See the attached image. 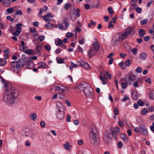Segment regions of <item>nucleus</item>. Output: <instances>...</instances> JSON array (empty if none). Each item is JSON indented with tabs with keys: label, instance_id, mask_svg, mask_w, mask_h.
I'll list each match as a JSON object with an SVG mask.
<instances>
[{
	"label": "nucleus",
	"instance_id": "22",
	"mask_svg": "<svg viewBox=\"0 0 154 154\" xmlns=\"http://www.w3.org/2000/svg\"><path fill=\"white\" fill-rule=\"evenodd\" d=\"M95 42L93 43V45L94 48L96 50H98L99 49L100 46L97 41L96 38L94 39Z\"/></svg>",
	"mask_w": 154,
	"mask_h": 154
},
{
	"label": "nucleus",
	"instance_id": "55",
	"mask_svg": "<svg viewBox=\"0 0 154 154\" xmlns=\"http://www.w3.org/2000/svg\"><path fill=\"white\" fill-rule=\"evenodd\" d=\"M108 10L110 14H112L113 13L111 7H108Z\"/></svg>",
	"mask_w": 154,
	"mask_h": 154
},
{
	"label": "nucleus",
	"instance_id": "27",
	"mask_svg": "<svg viewBox=\"0 0 154 154\" xmlns=\"http://www.w3.org/2000/svg\"><path fill=\"white\" fill-rule=\"evenodd\" d=\"M30 118L32 120L35 121L37 119V114L35 113H33L30 114Z\"/></svg>",
	"mask_w": 154,
	"mask_h": 154
},
{
	"label": "nucleus",
	"instance_id": "40",
	"mask_svg": "<svg viewBox=\"0 0 154 154\" xmlns=\"http://www.w3.org/2000/svg\"><path fill=\"white\" fill-rule=\"evenodd\" d=\"M28 48V47H25L24 46H20V50L22 51H25L27 50V49Z\"/></svg>",
	"mask_w": 154,
	"mask_h": 154
},
{
	"label": "nucleus",
	"instance_id": "24",
	"mask_svg": "<svg viewBox=\"0 0 154 154\" xmlns=\"http://www.w3.org/2000/svg\"><path fill=\"white\" fill-rule=\"evenodd\" d=\"M138 33L139 35L141 38H143L146 34L145 30L141 29H139Z\"/></svg>",
	"mask_w": 154,
	"mask_h": 154
},
{
	"label": "nucleus",
	"instance_id": "14",
	"mask_svg": "<svg viewBox=\"0 0 154 154\" xmlns=\"http://www.w3.org/2000/svg\"><path fill=\"white\" fill-rule=\"evenodd\" d=\"M69 18L67 17L64 18V19L62 21V24L65 25V27L66 28H67L69 26Z\"/></svg>",
	"mask_w": 154,
	"mask_h": 154
},
{
	"label": "nucleus",
	"instance_id": "16",
	"mask_svg": "<svg viewBox=\"0 0 154 154\" xmlns=\"http://www.w3.org/2000/svg\"><path fill=\"white\" fill-rule=\"evenodd\" d=\"M121 38V37H119V38H113L112 40V45L115 46L118 45L119 41L120 39Z\"/></svg>",
	"mask_w": 154,
	"mask_h": 154
},
{
	"label": "nucleus",
	"instance_id": "20",
	"mask_svg": "<svg viewBox=\"0 0 154 154\" xmlns=\"http://www.w3.org/2000/svg\"><path fill=\"white\" fill-rule=\"evenodd\" d=\"M120 136L121 138L122 139L124 142L126 143L128 142V138L125 134L124 133L121 134Z\"/></svg>",
	"mask_w": 154,
	"mask_h": 154
},
{
	"label": "nucleus",
	"instance_id": "42",
	"mask_svg": "<svg viewBox=\"0 0 154 154\" xmlns=\"http://www.w3.org/2000/svg\"><path fill=\"white\" fill-rule=\"evenodd\" d=\"M43 19L47 23H49L51 20V19L49 18H48L46 16H43Z\"/></svg>",
	"mask_w": 154,
	"mask_h": 154
},
{
	"label": "nucleus",
	"instance_id": "60",
	"mask_svg": "<svg viewBox=\"0 0 154 154\" xmlns=\"http://www.w3.org/2000/svg\"><path fill=\"white\" fill-rule=\"evenodd\" d=\"M71 63L72 66L74 68H76L78 66V64L74 63L72 61L71 62Z\"/></svg>",
	"mask_w": 154,
	"mask_h": 154
},
{
	"label": "nucleus",
	"instance_id": "64",
	"mask_svg": "<svg viewBox=\"0 0 154 154\" xmlns=\"http://www.w3.org/2000/svg\"><path fill=\"white\" fill-rule=\"evenodd\" d=\"M148 111L150 112H152L154 111V106H152L151 107L149 108Z\"/></svg>",
	"mask_w": 154,
	"mask_h": 154
},
{
	"label": "nucleus",
	"instance_id": "45",
	"mask_svg": "<svg viewBox=\"0 0 154 154\" xmlns=\"http://www.w3.org/2000/svg\"><path fill=\"white\" fill-rule=\"evenodd\" d=\"M70 6V5L68 3H67L64 5V8L65 10H67Z\"/></svg>",
	"mask_w": 154,
	"mask_h": 154
},
{
	"label": "nucleus",
	"instance_id": "15",
	"mask_svg": "<svg viewBox=\"0 0 154 154\" xmlns=\"http://www.w3.org/2000/svg\"><path fill=\"white\" fill-rule=\"evenodd\" d=\"M11 65L12 67H15L17 70L19 71L21 69V67L18 65V63L16 61H14L11 63Z\"/></svg>",
	"mask_w": 154,
	"mask_h": 154
},
{
	"label": "nucleus",
	"instance_id": "26",
	"mask_svg": "<svg viewBox=\"0 0 154 154\" xmlns=\"http://www.w3.org/2000/svg\"><path fill=\"white\" fill-rule=\"evenodd\" d=\"M110 134V132L108 131H106L104 133V136L103 137L104 140L106 141H108L109 138V135Z\"/></svg>",
	"mask_w": 154,
	"mask_h": 154
},
{
	"label": "nucleus",
	"instance_id": "39",
	"mask_svg": "<svg viewBox=\"0 0 154 154\" xmlns=\"http://www.w3.org/2000/svg\"><path fill=\"white\" fill-rule=\"evenodd\" d=\"M138 49L136 48H134L131 49V51L134 55H136Z\"/></svg>",
	"mask_w": 154,
	"mask_h": 154
},
{
	"label": "nucleus",
	"instance_id": "6",
	"mask_svg": "<svg viewBox=\"0 0 154 154\" xmlns=\"http://www.w3.org/2000/svg\"><path fill=\"white\" fill-rule=\"evenodd\" d=\"M128 79L127 84L130 85H132L134 81L137 80V78L134 75H129L128 77Z\"/></svg>",
	"mask_w": 154,
	"mask_h": 154
},
{
	"label": "nucleus",
	"instance_id": "13",
	"mask_svg": "<svg viewBox=\"0 0 154 154\" xmlns=\"http://www.w3.org/2000/svg\"><path fill=\"white\" fill-rule=\"evenodd\" d=\"M31 61L32 60L31 58L29 57L27 60V64H26V66L25 67V68L30 69L33 67L34 63L32 62H31Z\"/></svg>",
	"mask_w": 154,
	"mask_h": 154
},
{
	"label": "nucleus",
	"instance_id": "57",
	"mask_svg": "<svg viewBox=\"0 0 154 154\" xmlns=\"http://www.w3.org/2000/svg\"><path fill=\"white\" fill-rule=\"evenodd\" d=\"M73 35V34L71 32H68L66 34V36L69 38L71 37Z\"/></svg>",
	"mask_w": 154,
	"mask_h": 154
},
{
	"label": "nucleus",
	"instance_id": "63",
	"mask_svg": "<svg viewBox=\"0 0 154 154\" xmlns=\"http://www.w3.org/2000/svg\"><path fill=\"white\" fill-rule=\"evenodd\" d=\"M20 32L17 30L16 31L14 32V35L16 36H17L20 35Z\"/></svg>",
	"mask_w": 154,
	"mask_h": 154
},
{
	"label": "nucleus",
	"instance_id": "53",
	"mask_svg": "<svg viewBox=\"0 0 154 154\" xmlns=\"http://www.w3.org/2000/svg\"><path fill=\"white\" fill-rule=\"evenodd\" d=\"M137 104L140 106H143L144 105L143 101L139 100L137 101Z\"/></svg>",
	"mask_w": 154,
	"mask_h": 154
},
{
	"label": "nucleus",
	"instance_id": "30",
	"mask_svg": "<svg viewBox=\"0 0 154 154\" xmlns=\"http://www.w3.org/2000/svg\"><path fill=\"white\" fill-rule=\"evenodd\" d=\"M147 57L146 54L144 52H142L140 54L139 57L141 60H145Z\"/></svg>",
	"mask_w": 154,
	"mask_h": 154
},
{
	"label": "nucleus",
	"instance_id": "23",
	"mask_svg": "<svg viewBox=\"0 0 154 154\" xmlns=\"http://www.w3.org/2000/svg\"><path fill=\"white\" fill-rule=\"evenodd\" d=\"M42 45H36V48L35 49V51L37 54H40V52L42 48Z\"/></svg>",
	"mask_w": 154,
	"mask_h": 154
},
{
	"label": "nucleus",
	"instance_id": "47",
	"mask_svg": "<svg viewBox=\"0 0 154 154\" xmlns=\"http://www.w3.org/2000/svg\"><path fill=\"white\" fill-rule=\"evenodd\" d=\"M148 113L147 109L145 108H143L142 111V113L143 115H146V113Z\"/></svg>",
	"mask_w": 154,
	"mask_h": 154
},
{
	"label": "nucleus",
	"instance_id": "51",
	"mask_svg": "<svg viewBox=\"0 0 154 154\" xmlns=\"http://www.w3.org/2000/svg\"><path fill=\"white\" fill-rule=\"evenodd\" d=\"M142 71V69L140 67H137L136 69V72L139 73H141Z\"/></svg>",
	"mask_w": 154,
	"mask_h": 154
},
{
	"label": "nucleus",
	"instance_id": "11",
	"mask_svg": "<svg viewBox=\"0 0 154 154\" xmlns=\"http://www.w3.org/2000/svg\"><path fill=\"white\" fill-rule=\"evenodd\" d=\"M78 63L79 66H82L86 69H88L90 68L89 65L83 60H81L80 61H79Z\"/></svg>",
	"mask_w": 154,
	"mask_h": 154
},
{
	"label": "nucleus",
	"instance_id": "49",
	"mask_svg": "<svg viewBox=\"0 0 154 154\" xmlns=\"http://www.w3.org/2000/svg\"><path fill=\"white\" fill-rule=\"evenodd\" d=\"M137 1V0H131L130 3L131 5L132 6H134Z\"/></svg>",
	"mask_w": 154,
	"mask_h": 154
},
{
	"label": "nucleus",
	"instance_id": "28",
	"mask_svg": "<svg viewBox=\"0 0 154 154\" xmlns=\"http://www.w3.org/2000/svg\"><path fill=\"white\" fill-rule=\"evenodd\" d=\"M24 52L29 55H34L35 54V52L34 50L32 49L28 50V48Z\"/></svg>",
	"mask_w": 154,
	"mask_h": 154
},
{
	"label": "nucleus",
	"instance_id": "38",
	"mask_svg": "<svg viewBox=\"0 0 154 154\" xmlns=\"http://www.w3.org/2000/svg\"><path fill=\"white\" fill-rule=\"evenodd\" d=\"M70 145L69 143L67 142L64 145V148L66 149L69 150L70 149Z\"/></svg>",
	"mask_w": 154,
	"mask_h": 154
},
{
	"label": "nucleus",
	"instance_id": "36",
	"mask_svg": "<svg viewBox=\"0 0 154 154\" xmlns=\"http://www.w3.org/2000/svg\"><path fill=\"white\" fill-rule=\"evenodd\" d=\"M63 43V42L62 40L60 39H58L57 40V43L55 42V44L57 46H59L61 45Z\"/></svg>",
	"mask_w": 154,
	"mask_h": 154
},
{
	"label": "nucleus",
	"instance_id": "9",
	"mask_svg": "<svg viewBox=\"0 0 154 154\" xmlns=\"http://www.w3.org/2000/svg\"><path fill=\"white\" fill-rule=\"evenodd\" d=\"M4 86L5 89V91H11V89L12 88L11 85L7 82H4Z\"/></svg>",
	"mask_w": 154,
	"mask_h": 154
},
{
	"label": "nucleus",
	"instance_id": "10",
	"mask_svg": "<svg viewBox=\"0 0 154 154\" xmlns=\"http://www.w3.org/2000/svg\"><path fill=\"white\" fill-rule=\"evenodd\" d=\"M98 50H96L94 48L92 47L90 48V50L88 52L89 56L90 57H92L93 56L95 55L97 53Z\"/></svg>",
	"mask_w": 154,
	"mask_h": 154
},
{
	"label": "nucleus",
	"instance_id": "32",
	"mask_svg": "<svg viewBox=\"0 0 154 154\" xmlns=\"http://www.w3.org/2000/svg\"><path fill=\"white\" fill-rule=\"evenodd\" d=\"M6 11L8 13L11 14L14 11V7H11L7 9Z\"/></svg>",
	"mask_w": 154,
	"mask_h": 154
},
{
	"label": "nucleus",
	"instance_id": "56",
	"mask_svg": "<svg viewBox=\"0 0 154 154\" xmlns=\"http://www.w3.org/2000/svg\"><path fill=\"white\" fill-rule=\"evenodd\" d=\"M129 99V98L128 97L127 95H125V97L123 98L122 99V101L123 102L127 100H128Z\"/></svg>",
	"mask_w": 154,
	"mask_h": 154
},
{
	"label": "nucleus",
	"instance_id": "2",
	"mask_svg": "<svg viewBox=\"0 0 154 154\" xmlns=\"http://www.w3.org/2000/svg\"><path fill=\"white\" fill-rule=\"evenodd\" d=\"M78 88L83 91L86 97L91 98L94 96L93 91L90 85L87 82H82L78 86Z\"/></svg>",
	"mask_w": 154,
	"mask_h": 154
},
{
	"label": "nucleus",
	"instance_id": "50",
	"mask_svg": "<svg viewBox=\"0 0 154 154\" xmlns=\"http://www.w3.org/2000/svg\"><path fill=\"white\" fill-rule=\"evenodd\" d=\"M109 25L108 26V28L109 29H111L114 27L113 24H112V22L111 21H109Z\"/></svg>",
	"mask_w": 154,
	"mask_h": 154
},
{
	"label": "nucleus",
	"instance_id": "29",
	"mask_svg": "<svg viewBox=\"0 0 154 154\" xmlns=\"http://www.w3.org/2000/svg\"><path fill=\"white\" fill-rule=\"evenodd\" d=\"M106 76V72L105 71H103L100 73V79H101L103 80V79H107V78Z\"/></svg>",
	"mask_w": 154,
	"mask_h": 154
},
{
	"label": "nucleus",
	"instance_id": "46",
	"mask_svg": "<svg viewBox=\"0 0 154 154\" xmlns=\"http://www.w3.org/2000/svg\"><path fill=\"white\" fill-rule=\"evenodd\" d=\"M35 133H32V134L31 135L30 134H26H26H25V136H29V137H31L32 138H34V136H35Z\"/></svg>",
	"mask_w": 154,
	"mask_h": 154
},
{
	"label": "nucleus",
	"instance_id": "7",
	"mask_svg": "<svg viewBox=\"0 0 154 154\" xmlns=\"http://www.w3.org/2000/svg\"><path fill=\"white\" fill-rule=\"evenodd\" d=\"M65 115L63 111L59 109L56 114L57 118L59 120H62L64 119Z\"/></svg>",
	"mask_w": 154,
	"mask_h": 154
},
{
	"label": "nucleus",
	"instance_id": "12",
	"mask_svg": "<svg viewBox=\"0 0 154 154\" xmlns=\"http://www.w3.org/2000/svg\"><path fill=\"white\" fill-rule=\"evenodd\" d=\"M18 65L20 66H22L23 67L25 68L26 66V60L23 58H20L18 62Z\"/></svg>",
	"mask_w": 154,
	"mask_h": 154
},
{
	"label": "nucleus",
	"instance_id": "4",
	"mask_svg": "<svg viewBox=\"0 0 154 154\" xmlns=\"http://www.w3.org/2000/svg\"><path fill=\"white\" fill-rule=\"evenodd\" d=\"M135 32V29L134 27L129 26L125 29L124 32L121 34L122 40L127 38L129 36L134 34Z\"/></svg>",
	"mask_w": 154,
	"mask_h": 154
},
{
	"label": "nucleus",
	"instance_id": "34",
	"mask_svg": "<svg viewBox=\"0 0 154 154\" xmlns=\"http://www.w3.org/2000/svg\"><path fill=\"white\" fill-rule=\"evenodd\" d=\"M6 63V61L5 59H0V66L4 65Z\"/></svg>",
	"mask_w": 154,
	"mask_h": 154
},
{
	"label": "nucleus",
	"instance_id": "25",
	"mask_svg": "<svg viewBox=\"0 0 154 154\" xmlns=\"http://www.w3.org/2000/svg\"><path fill=\"white\" fill-rule=\"evenodd\" d=\"M11 3V0H3V5L5 7H8L10 5Z\"/></svg>",
	"mask_w": 154,
	"mask_h": 154
},
{
	"label": "nucleus",
	"instance_id": "35",
	"mask_svg": "<svg viewBox=\"0 0 154 154\" xmlns=\"http://www.w3.org/2000/svg\"><path fill=\"white\" fill-rule=\"evenodd\" d=\"M131 63L132 61L130 59L127 60L125 62V64L127 66H129Z\"/></svg>",
	"mask_w": 154,
	"mask_h": 154
},
{
	"label": "nucleus",
	"instance_id": "48",
	"mask_svg": "<svg viewBox=\"0 0 154 154\" xmlns=\"http://www.w3.org/2000/svg\"><path fill=\"white\" fill-rule=\"evenodd\" d=\"M63 93L60 92L59 94V97L61 99H63L65 95L63 94Z\"/></svg>",
	"mask_w": 154,
	"mask_h": 154
},
{
	"label": "nucleus",
	"instance_id": "17",
	"mask_svg": "<svg viewBox=\"0 0 154 154\" xmlns=\"http://www.w3.org/2000/svg\"><path fill=\"white\" fill-rule=\"evenodd\" d=\"M34 38V43L35 44H37L38 43L37 41H38V33L37 31H35V33H33L32 35Z\"/></svg>",
	"mask_w": 154,
	"mask_h": 154
},
{
	"label": "nucleus",
	"instance_id": "43",
	"mask_svg": "<svg viewBox=\"0 0 154 154\" xmlns=\"http://www.w3.org/2000/svg\"><path fill=\"white\" fill-rule=\"evenodd\" d=\"M148 22V20L145 19L140 21V23L141 25H143L146 24Z\"/></svg>",
	"mask_w": 154,
	"mask_h": 154
},
{
	"label": "nucleus",
	"instance_id": "8",
	"mask_svg": "<svg viewBox=\"0 0 154 154\" xmlns=\"http://www.w3.org/2000/svg\"><path fill=\"white\" fill-rule=\"evenodd\" d=\"M21 7L19 6H14V11H16L15 15H23V13L21 10H20Z\"/></svg>",
	"mask_w": 154,
	"mask_h": 154
},
{
	"label": "nucleus",
	"instance_id": "61",
	"mask_svg": "<svg viewBox=\"0 0 154 154\" xmlns=\"http://www.w3.org/2000/svg\"><path fill=\"white\" fill-rule=\"evenodd\" d=\"M65 102L66 103L68 106H70L71 105V103L67 100H65Z\"/></svg>",
	"mask_w": 154,
	"mask_h": 154
},
{
	"label": "nucleus",
	"instance_id": "59",
	"mask_svg": "<svg viewBox=\"0 0 154 154\" xmlns=\"http://www.w3.org/2000/svg\"><path fill=\"white\" fill-rule=\"evenodd\" d=\"M6 19L7 20H9L10 21H13L14 20V19L13 18L11 17L10 16H7Z\"/></svg>",
	"mask_w": 154,
	"mask_h": 154
},
{
	"label": "nucleus",
	"instance_id": "58",
	"mask_svg": "<svg viewBox=\"0 0 154 154\" xmlns=\"http://www.w3.org/2000/svg\"><path fill=\"white\" fill-rule=\"evenodd\" d=\"M136 11L137 13H140L141 12L142 9L139 7H137L136 8Z\"/></svg>",
	"mask_w": 154,
	"mask_h": 154
},
{
	"label": "nucleus",
	"instance_id": "31",
	"mask_svg": "<svg viewBox=\"0 0 154 154\" xmlns=\"http://www.w3.org/2000/svg\"><path fill=\"white\" fill-rule=\"evenodd\" d=\"M149 98L151 100H154V91H150L149 93Z\"/></svg>",
	"mask_w": 154,
	"mask_h": 154
},
{
	"label": "nucleus",
	"instance_id": "5",
	"mask_svg": "<svg viewBox=\"0 0 154 154\" xmlns=\"http://www.w3.org/2000/svg\"><path fill=\"white\" fill-rule=\"evenodd\" d=\"M139 130L140 132L144 135H146L148 133L146 128L143 124H140L139 126Z\"/></svg>",
	"mask_w": 154,
	"mask_h": 154
},
{
	"label": "nucleus",
	"instance_id": "37",
	"mask_svg": "<svg viewBox=\"0 0 154 154\" xmlns=\"http://www.w3.org/2000/svg\"><path fill=\"white\" fill-rule=\"evenodd\" d=\"M112 134L114 137V138L115 139V140H116L117 139V135L116 133V132L115 131H112Z\"/></svg>",
	"mask_w": 154,
	"mask_h": 154
},
{
	"label": "nucleus",
	"instance_id": "41",
	"mask_svg": "<svg viewBox=\"0 0 154 154\" xmlns=\"http://www.w3.org/2000/svg\"><path fill=\"white\" fill-rule=\"evenodd\" d=\"M64 60V59L59 58L57 60V62L58 63H63Z\"/></svg>",
	"mask_w": 154,
	"mask_h": 154
},
{
	"label": "nucleus",
	"instance_id": "52",
	"mask_svg": "<svg viewBox=\"0 0 154 154\" xmlns=\"http://www.w3.org/2000/svg\"><path fill=\"white\" fill-rule=\"evenodd\" d=\"M45 39V37L43 35H41L38 37V40L39 39L40 42L42 41Z\"/></svg>",
	"mask_w": 154,
	"mask_h": 154
},
{
	"label": "nucleus",
	"instance_id": "62",
	"mask_svg": "<svg viewBox=\"0 0 154 154\" xmlns=\"http://www.w3.org/2000/svg\"><path fill=\"white\" fill-rule=\"evenodd\" d=\"M79 42L80 44H83L85 42L84 39V38H82L79 40Z\"/></svg>",
	"mask_w": 154,
	"mask_h": 154
},
{
	"label": "nucleus",
	"instance_id": "19",
	"mask_svg": "<svg viewBox=\"0 0 154 154\" xmlns=\"http://www.w3.org/2000/svg\"><path fill=\"white\" fill-rule=\"evenodd\" d=\"M62 88H64V86L58 85L55 87V91H60V92L64 93L65 92V90Z\"/></svg>",
	"mask_w": 154,
	"mask_h": 154
},
{
	"label": "nucleus",
	"instance_id": "21",
	"mask_svg": "<svg viewBox=\"0 0 154 154\" xmlns=\"http://www.w3.org/2000/svg\"><path fill=\"white\" fill-rule=\"evenodd\" d=\"M48 66L44 62H41L38 63L37 68L38 69H46Z\"/></svg>",
	"mask_w": 154,
	"mask_h": 154
},
{
	"label": "nucleus",
	"instance_id": "33",
	"mask_svg": "<svg viewBox=\"0 0 154 154\" xmlns=\"http://www.w3.org/2000/svg\"><path fill=\"white\" fill-rule=\"evenodd\" d=\"M22 26V24L21 23H18L17 24L16 26V28L17 29V30L21 32V26Z\"/></svg>",
	"mask_w": 154,
	"mask_h": 154
},
{
	"label": "nucleus",
	"instance_id": "44",
	"mask_svg": "<svg viewBox=\"0 0 154 154\" xmlns=\"http://www.w3.org/2000/svg\"><path fill=\"white\" fill-rule=\"evenodd\" d=\"M45 49L48 51H50L51 49V47L49 45H45Z\"/></svg>",
	"mask_w": 154,
	"mask_h": 154
},
{
	"label": "nucleus",
	"instance_id": "3",
	"mask_svg": "<svg viewBox=\"0 0 154 154\" xmlns=\"http://www.w3.org/2000/svg\"><path fill=\"white\" fill-rule=\"evenodd\" d=\"M97 131L95 127H92L89 133L90 140L91 143L94 146L97 145L99 143V139L97 135Z\"/></svg>",
	"mask_w": 154,
	"mask_h": 154
},
{
	"label": "nucleus",
	"instance_id": "18",
	"mask_svg": "<svg viewBox=\"0 0 154 154\" xmlns=\"http://www.w3.org/2000/svg\"><path fill=\"white\" fill-rule=\"evenodd\" d=\"M131 95L132 98L134 100H137L138 98L137 91L136 90H133L131 92Z\"/></svg>",
	"mask_w": 154,
	"mask_h": 154
},
{
	"label": "nucleus",
	"instance_id": "1",
	"mask_svg": "<svg viewBox=\"0 0 154 154\" xmlns=\"http://www.w3.org/2000/svg\"><path fill=\"white\" fill-rule=\"evenodd\" d=\"M19 94V92L17 89L11 90L10 94H7L3 96L2 100L7 104L13 105L15 100L17 98Z\"/></svg>",
	"mask_w": 154,
	"mask_h": 154
},
{
	"label": "nucleus",
	"instance_id": "54",
	"mask_svg": "<svg viewBox=\"0 0 154 154\" xmlns=\"http://www.w3.org/2000/svg\"><path fill=\"white\" fill-rule=\"evenodd\" d=\"M118 124L119 126L121 127H122L124 126V122L123 121H120L118 122Z\"/></svg>",
	"mask_w": 154,
	"mask_h": 154
}]
</instances>
